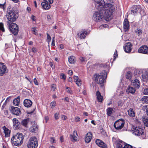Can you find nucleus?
<instances>
[{"label": "nucleus", "instance_id": "obj_5", "mask_svg": "<svg viewBox=\"0 0 148 148\" xmlns=\"http://www.w3.org/2000/svg\"><path fill=\"white\" fill-rule=\"evenodd\" d=\"M7 24L10 32L14 35H17L19 31L18 26L15 23L9 21L7 22Z\"/></svg>", "mask_w": 148, "mask_h": 148}, {"label": "nucleus", "instance_id": "obj_30", "mask_svg": "<svg viewBox=\"0 0 148 148\" xmlns=\"http://www.w3.org/2000/svg\"><path fill=\"white\" fill-rule=\"evenodd\" d=\"M76 135H77V132L76 131H75L73 132V134L72 135H71V138L72 140H73L74 141H76L77 140V137Z\"/></svg>", "mask_w": 148, "mask_h": 148}, {"label": "nucleus", "instance_id": "obj_31", "mask_svg": "<svg viewBox=\"0 0 148 148\" xmlns=\"http://www.w3.org/2000/svg\"><path fill=\"white\" fill-rule=\"evenodd\" d=\"M128 114L130 116L133 117L135 116V113L133 110L132 109L130 108L128 110Z\"/></svg>", "mask_w": 148, "mask_h": 148}, {"label": "nucleus", "instance_id": "obj_42", "mask_svg": "<svg viewBox=\"0 0 148 148\" xmlns=\"http://www.w3.org/2000/svg\"><path fill=\"white\" fill-rule=\"evenodd\" d=\"M59 114L58 113H56L54 114V117L56 120H57L59 119Z\"/></svg>", "mask_w": 148, "mask_h": 148}, {"label": "nucleus", "instance_id": "obj_51", "mask_svg": "<svg viewBox=\"0 0 148 148\" xmlns=\"http://www.w3.org/2000/svg\"><path fill=\"white\" fill-rule=\"evenodd\" d=\"M66 89H67V92L69 93L72 94V91L71 90L70 88L69 87H67Z\"/></svg>", "mask_w": 148, "mask_h": 148}, {"label": "nucleus", "instance_id": "obj_62", "mask_svg": "<svg viewBox=\"0 0 148 148\" xmlns=\"http://www.w3.org/2000/svg\"><path fill=\"white\" fill-rule=\"evenodd\" d=\"M45 121H46V122H47L49 120V117L47 116H45Z\"/></svg>", "mask_w": 148, "mask_h": 148}, {"label": "nucleus", "instance_id": "obj_16", "mask_svg": "<svg viewBox=\"0 0 148 148\" xmlns=\"http://www.w3.org/2000/svg\"><path fill=\"white\" fill-rule=\"evenodd\" d=\"M132 45L131 42H128L127 43L124 47V49L125 51L126 52L129 53L132 50Z\"/></svg>", "mask_w": 148, "mask_h": 148}, {"label": "nucleus", "instance_id": "obj_1", "mask_svg": "<svg viewBox=\"0 0 148 148\" xmlns=\"http://www.w3.org/2000/svg\"><path fill=\"white\" fill-rule=\"evenodd\" d=\"M106 9H102L96 11L93 15L92 18L96 22L101 21L103 18L108 21L112 18V15L115 10V8L112 4H106Z\"/></svg>", "mask_w": 148, "mask_h": 148}, {"label": "nucleus", "instance_id": "obj_7", "mask_svg": "<svg viewBox=\"0 0 148 148\" xmlns=\"http://www.w3.org/2000/svg\"><path fill=\"white\" fill-rule=\"evenodd\" d=\"M28 148H36L38 146V142L37 138L35 137H31L27 144Z\"/></svg>", "mask_w": 148, "mask_h": 148}, {"label": "nucleus", "instance_id": "obj_28", "mask_svg": "<svg viewBox=\"0 0 148 148\" xmlns=\"http://www.w3.org/2000/svg\"><path fill=\"white\" fill-rule=\"evenodd\" d=\"M73 78L77 86H79L81 85V80L79 78L78 76H75Z\"/></svg>", "mask_w": 148, "mask_h": 148}, {"label": "nucleus", "instance_id": "obj_43", "mask_svg": "<svg viewBox=\"0 0 148 148\" xmlns=\"http://www.w3.org/2000/svg\"><path fill=\"white\" fill-rule=\"evenodd\" d=\"M44 1L50 4L53 2V0H44Z\"/></svg>", "mask_w": 148, "mask_h": 148}, {"label": "nucleus", "instance_id": "obj_59", "mask_svg": "<svg viewBox=\"0 0 148 148\" xmlns=\"http://www.w3.org/2000/svg\"><path fill=\"white\" fill-rule=\"evenodd\" d=\"M61 118L63 120H65L67 119V117L66 116L64 115H62Z\"/></svg>", "mask_w": 148, "mask_h": 148}, {"label": "nucleus", "instance_id": "obj_55", "mask_svg": "<svg viewBox=\"0 0 148 148\" xmlns=\"http://www.w3.org/2000/svg\"><path fill=\"white\" fill-rule=\"evenodd\" d=\"M34 82L36 85H38V82L37 79L36 78H34Z\"/></svg>", "mask_w": 148, "mask_h": 148}, {"label": "nucleus", "instance_id": "obj_12", "mask_svg": "<svg viewBox=\"0 0 148 148\" xmlns=\"http://www.w3.org/2000/svg\"><path fill=\"white\" fill-rule=\"evenodd\" d=\"M87 31L86 30L82 29L81 30L79 33L77 34V35L81 39H84L87 34Z\"/></svg>", "mask_w": 148, "mask_h": 148}, {"label": "nucleus", "instance_id": "obj_29", "mask_svg": "<svg viewBox=\"0 0 148 148\" xmlns=\"http://www.w3.org/2000/svg\"><path fill=\"white\" fill-rule=\"evenodd\" d=\"M20 97L18 96L17 98L14 99L13 101V104L16 106H18L20 103Z\"/></svg>", "mask_w": 148, "mask_h": 148}, {"label": "nucleus", "instance_id": "obj_33", "mask_svg": "<svg viewBox=\"0 0 148 148\" xmlns=\"http://www.w3.org/2000/svg\"><path fill=\"white\" fill-rule=\"evenodd\" d=\"M75 57L74 56H70L69 58V63L71 64L74 63L75 62V60L74 59Z\"/></svg>", "mask_w": 148, "mask_h": 148}, {"label": "nucleus", "instance_id": "obj_3", "mask_svg": "<svg viewBox=\"0 0 148 148\" xmlns=\"http://www.w3.org/2000/svg\"><path fill=\"white\" fill-rule=\"evenodd\" d=\"M18 16V11L12 9L11 10H9V11H8L7 17L8 20L10 22H12L16 21Z\"/></svg>", "mask_w": 148, "mask_h": 148}, {"label": "nucleus", "instance_id": "obj_40", "mask_svg": "<svg viewBox=\"0 0 148 148\" xmlns=\"http://www.w3.org/2000/svg\"><path fill=\"white\" fill-rule=\"evenodd\" d=\"M116 148H123V145L120 143H118L116 145Z\"/></svg>", "mask_w": 148, "mask_h": 148}, {"label": "nucleus", "instance_id": "obj_11", "mask_svg": "<svg viewBox=\"0 0 148 148\" xmlns=\"http://www.w3.org/2000/svg\"><path fill=\"white\" fill-rule=\"evenodd\" d=\"M140 6L139 5H135L132 6L131 9V14L135 15L138 12H139L141 11Z\"/></svg>", "mask_w": 148, "mask_h": 148}, {"label": "nucleus", "instance_id": "obj_35", "mask_svg": "<svg viewBox=\"0 0 148 148\" xmlns=\"http://www.w3.org/2000/svg\"><path fill=\"white\" fill-rule=\"evenodd\" d=\"M132 73L130 71H128L126 75V77L127 79H131L132 77Z\"/></svg>", "mask_w": 148, "mask_h": 148}, {"label": "nucleus", "instance_id": "obj_45", "mask_svg": "<svg viewBox=\"0 0 148 148\" xmlns=\"http://www.w3.org/2000/svg\"><path fill=\"white\" fill-rule=\"evenodd\" d=\"M61 78L63 79L64 80L66 79V76L64 73H61L60 75Z\"/></svg>", "mask_w": 148, "mask_h": 148}, {"label": "nucleus", "instance_id": "obj_24", "mask_svg": "<svg viewBox=\"0 0 148 148\" xmlns=\"http://www.w3.org/2000/svg\"><path fill=\"white\" fill-rule=\"evenodd\" d=\"M142 77L143 81L144 82H147L148 81V72L145 71L142 75Z\"/></svg>", "mask_w": 148, "mask_h": 148}, {"label": "nucleus", "instance_id": "obj_57", "mask_svg": "<svg viewBox=\"0 0 148 148\" xmlns=\"http://www.w3.org/2000/svg\"><path fill=\"white\" fill-rule=\"evenodd\" d=\"M32 31L34 32V34L35 35H37V32H36V29L35 28L33 27L32 28Z\"/></svg>", "mask_w": 148, "mask_h": 148}, {"label": "nucleus", "instance_id": "obj_17", "mask_svg": "<svg viewBox=\"0 0 148 148\" xmlns=\"http://www.w3.org/2000/svg\"><path fill=\"white\" fill-rule=\"evenodd\" d=\"M13 126L15 129L17 130L20 128V125L21 123L18 121V120L16 118H14L12 119Z\"/></svg>", "mask_w": 148, "mask_h": 148}, {"label": "nucleus", "instance_id": "obj_54", "mask_svg": "<svg viewBox=\"0 0 148 148\" xmlns=\"http://www.w3.org/2000/svg\"><path fill=\"white\" fill-rule=\"evenodd\" d=\"M5 3L3 4H0V8H1L3 9L4 10L5 8L4 7Z\"/></svg>", "mask_w": 148, "mask_h": 148}, {"label": "nucleus", "instance_id": "obj_8", "mask_svg": "<svg viewBox=\"0 0 148 148\" xmlns=\"http://www.w3.org/2000/svg\"><path fill=\"white\" fill-rule=\"evenodd\" d=\"M95 3L96 5L97 6L98 10L101 9H106L107 7H105V5L106 4H112L110 3H105L104 0H94Z\"/></svg>", "mask_w": 148, "mask_h": 148}, {"label": "nucleus", "instance_id": "obj_25", "mask_svg": "<svg viewBox=\"0 0 148 148\" xmlns=\"http://www.w3.org/2000/svg\"><path fill=\"white\" fill-rule=\"evenodd\" d=\"M133 85L136 88H138L140 87V84L139 80L137 79H134L132 82Z\"/></svg>", "mask_w": 148, "mask_h": 148}, {"label": "nucleus", "instance_id": "obj_6", "mask_svg": "<svg viewBox=\"0 0 148 148\" xmlns=\"http://www.w3.org/2000/svg\"><path fill=\"white\" fill-rule=\"evenodd\" d=\"M133 134L136 136H141L142 139H144L145 136L144 130L143 127H135L133 130Z\"/></svg>", "mask_w": 148, "mask_h": 148}, {"label": "nucleus", "instance_id": "obj_21", "mask_svg": "<svg viewBox=\"0 0 148 148\" xmlns=\"http://www.w3.org/2000/svg\"><path fill=\"white\" fill-rule=\"evenodd\" d=\"M92 138V134L90 132L88 133L86 135L85 140L86 143H88L91 141Z\"/></svg>", "mask_w": 148, "mask_h": 148}, {"label": "nucleus", "instance_id": "obj_47", "mask_svg": "<svg viewBox=\"0 0 148 148\" xmlns=\"http://www.w3.org/2000/svg\"><path fill=\"white\" fill-rule=\"evenodd\" d=\"M117 56H118V54L117 53V51L116 50L115 51V52H114V58L113 59V60H115V59L116 58H117Z\"/></svg>", "mask_w": 148, "mask_h": 148}, {"label": "nucleus", "instance_id": "obj_61", "mask_svg": "<svg viewBox=\"0 0 148 148\" xmlns=\"http://www.w3.org/2000/svg\"><path fill=\"white\" fill-rule=\"evenodd\" d=\"M96 95L97 97H99V96H101V93L99 91H97L96 92Z\"/></svg>", "mask_w": 148, "mask_h": 148}, {"label": "nucleus", "instance_id": "obj_52", "mask_svg": "<svg viewBox=\"0 0 148 148\" xmlns=\"http://www.w3.org/2000/svg\"><path fill=\"white\" fill-rule=\"evenodd\" d=\"M32 51L33 52L35 53L37 52V50L36 48L33 47L32 49Z\"/></svg>", "mask_w": 148, "mask_h": 148}, {"label": "nucleus", "instance_id": "obj_32", "mask_svg": "<svg viewBox=\"0 0 148 148\" xmlns=\"http://www.w3.org/2000/svg\"><path fill=\"white\" fill-rule=\"evenodd\" d=\"M113 109L111 108H108L106 110L107 114L108 116H110L112 114Z\"/></svg>", "mask_w": 148, "mask_h": 148}, {"label": "nucleus", "instance_id": "obj_53", "mask_svg": "<svg viewBox=\"0 0 148 148\" xmlns=\"http://www.w3.org/2000/svg\"><path fill=\"white\" fill-rule=\"evenodd\" d=\"M53 63L50 62L49 63V64L50 66L52 67V68L53 69L55 68V66L54 65Z\"/></svg>", "mask_w": 148, "mask_h": 148}, {"label": "nucleus", "instance_id": "obj_60", "mask_svg": "<svg viewBox=\"0 0 148 148\" xmlns=\"http://www.w3.org/2000/svg\"><path fill=\"white\" fill-rule=\"evenodd\" d=\"M50 141L52 143H55V139L53 137L51 138Z\"/></svg>", "mask_w": 148, "mask_h": 148}, {"label": "nucleus", "instance_id": "obj_49", "mask_svg": "<svg viewBox=\"0 0 148 148\" xmlns=\"http://www.w3.org/2000/svg\"><path fill=\"white\" fill-rule=\"evenodd\" d=\"M47 38L48 42H50L51 40V37L49 35L48 33L47 34Z\"/></svg>", "mask_w": 148, "mask_h": 148}, {"label": "nucleus", "instance_id": "obj_64", "mask_svg": "<svg viewBox=\"0 0 148 148\" xmlns=\"http://www.w3.org/2000/svg\"><path fill=\"white\" fill-rule=\"evenodd\" d=\"M80 60L82 62H84V58L83 57H81L80 58Z\"/></svg>", "mask_w": 148, "mask_h": 148}, {"label": "nucleus", "instance_id": "obj_48", "mask_svg": "<svg viewBox=\"0 0 148 148\" xmlns=\"http://www.w3.org/2000/svg\"><path fill=\"white\" fill-rule=\"evenodd\" d=\"M143 93L145 95H148V88H145L143 91Z\"/></svg>", "mask_w": 148, "mask_h": 148}, {"label": "nucleus", "instance_id": "obj_18", "mask_svg": "<svg viewBox=\"0 0 148 148\" xmlns=\"http://www.w3.org/2000/svg\"><path fill=\"white\" fill-rule=\"evenodd\" d=\"M96 144L102 148H106L107 145L103 141L98 139H97L95 141Z\"/></svg>", "mask_w": 148, "mask_h": 148}, {"label": "nucleus", "instance_id": "obj_27", "mask_svg": "<svg viewBox=\"0 0 148 148\" xmlns=\"http://www.w3.org/2000/svg\"><path fill=\"white\" fill-rule=\"evenodd\" d=\"M38 128L36 125V124L35 123L30 127L29 130L31 132L33 133H35L37 130Z\"/></svg>", "mask_w": 148, "mask_h": 148}, {"label": "nucleus", "instance_id": "obj_44", "mask_svg": "<svg viewBox=\"0 0 148 148\" xmlns=\"http://www.w3.org/2000/svg\"><path fill=\"white\" fill-rule=\"evenodd\" d=\"M123 148H133V147L131 145L128 144H126L124 146Z\"/></svg>", "mask_w": 148, "mask_h": 148}, {"label": "nucleus", "instance_id": "obj_39", "mask_svg": "<svg viewBox=\"0 0 148 148\" xmlns=\"http://www.w3.org/2000/svg\"><path fill=\"white\" fill-rule=\"evenodd\" d=\"M51 90L54 91L56 89V85L55 84H53L51 85Z\"/></svg>", "mask_w": 148, "mask_h": 148}, {"label": "nucleus", "instance_id": "obj_46", "mask_svg": "<svg viewBox=\"0 0 148 148\" xmlns=\"http://www.w3.org/2000/svg\"><path fill=\"white\" fill-rule=\"evenodd\" d=\"M51 108H53L56 106V102L55 101H52L51 103Z\"/></svg>", "mask_w": 148, "mask_h": 148}, {"label": "nucleus", "instance_id": "obj_15", "mask_svg": "<svg viewBox=\"0 0 148 148\" xmlns=\"http://www.w3.org/2000/svg\"><path fill=\"white\" fill-rule=\"evenodd\" d=\"M123 27L124 30L127 32L130 28L129 22L127 18H125L123 23Z\"/></svg>", "mask_w": 148, "mask_h": 148}, {"label": "nucleus", "instance_id": "obj_4", "mask_svg": "<svg viewBox=\"0 0 148 148\" xmlns=\"http://www.w3.org/2000/svg\"><path fill=\"white\" fill-rule=\"evenodd\" d=\"M101 75L96 74L94 76L95 81L98 84H102L104 82V77L106 78L107 77V73L106 71H103Z\"/></svg>", "mask_w": 148, "mask_h": 148}, {"label": "nucleus", "instance_id": "obj_23", "mask_svg": "<svg viewBox=\"0 0 148 148\" xmlns=\"http://www.w3.org/2000/svg\"><path fill=\"white\" fill-rule=\"evenodd\" d=\"M3 129L4 130V133L5 134V137L9 136L10 133V130L7 128L5 126L3 127Z\"/></svg>", "mask_w": 148, "mask_h": 148}, {"label": "nucleus", "instance_id": "obj_41", "mask_svg": "<svg viewBox=\"0 0 148 148\" xmlns=\"http://www.w3.org/2000/svg\"><path fill=\"white\" fill-rule=\"evenodd\" d=\"M97 100L99 102H102L103 100V97L101 95L99 96V97H97Z\"/></svg>", "mask_w": 148, "mask_h": 148}, {"label": "nucleus", "instance_id": "obj_2", "mask_svg": "<svg viewBox=\"0 0 148 148\" xmlns=\"http://www.w3.org/2000/svg\"><path fill=\"white\" fill-rule=\"evenodd\" d=\"M24 138V136L22 134L17 133L11 138V142L13 145L19 146L23 143Z\"/></svg>", "mask_w": 148, "mask_h": 148}, {"label": "nucleus", "instance_id": "obj_36", "mask_svg": "<svg viewBox=\"0 0 148 148\" xmlns=\"http://www.w3.org/2000/svg\"><path fill=\"white\" fill-rule=\"evenodd\" d=\"M143 120L145 126L148 127V117L143 118Z\"/></svg>", "mask_w": 148, "mask_h": 148}, {"label": "nucleus", "instance_id": "obj_37", "mask_svg": "<svg viewBox=\"0 0 148 148\" xmlns=\"http://www.w3.org/2000/svg\"><path fill=\"white\" fill-rule=\"evenodd\" d=\"M142 101L146 103H148V96H144L142 98Z\"/></svg>", "mask_w": 148, "mask_h": 148}, {"label": "nucleus", "instance_id": "obj_56", "mask_svg": "<svg viewBox=\"0 0 148 148\" xmlns=\"http://www.w3.org/2000/svg\"><path fill=\"white\" fill-rule=\"evenodd\" d=\"M145 108L146 109V113L147 115H148V105L145 106Z\"/></svg>", "mask_w": 148, "mask_h": 148}, {"label": "nucleus", "instance_id": "obj_38", "mask_svg": "<svg viewBox=\"0 0 148 148\" xmlns=\"http://www.w3.org/2000/svg\"><path fill=\"white\" fill-rule=\"evenodd\" d=\"M0 30H1L2 32H5V29L3 27V23H0Z\"/></svg>", "mask_w": 148, "mask_h": 148}, {"label": "nucleus", "instance_id": "obj_26", "mask_svg": "<svg viewBox=\"0 0 148 148\" xmlns=\"http://www.w3.org/2000/svg\"><path fill=\"white\" fill-rule=\"evenodd\" d=\"M136 91L135 88L129 86L127 88L126 92L128 93L134 94Z\"/></svg>", "mask_w": 148, "mask_h": 148}, {"label": "nucleus", "instance_id": "obj_63", "mask_svg": "<svg viewBox=\"0 0 148 148\" xmlns=\"http://www.w3.org/2000/svg\"><path fill=\"white\" fill-rule=\"evenodd\" d=\"M60 140L61 142L64 141V138L63 136H62L60 137Z\"/></svg>", "mask_w": 148, "mask_h": 148}, {"label": "nucleus", "instance_id": "obj_34", "mask_svg": "<svg viewBox=\"0 0 148 148\" xmlns=\"http://www.w3.org/2000/svg\"><path fill=\"white\" fill-rule=\"evenodd\" d=\"M135 32L136 34L138 36H140L141 35L142 33V30L140 29L137 28L135 30Z\"/></svg>", "mask_w": 148, "mask_h": 148}, {"label": "nucleus", "instance_id": "obj_13", "mask_svg": "<svg viewBox=\"0 0 148 148\" xmlns=\"http://www.w3.org/2000/svg\"><path fill=\"white\" fill-rule=\"evenodd\" d=\"M138 52L140 53L147 54L148 53V47L145 45L142 46L138 49Z\"/></svg>", "mask_w": 148, "mask_h": 148}, {"label": "nucleus", "instance_id": "obj_14", "mask_svg": "<svg viewBox=\"0 0 148 148\" xmlns=\"http://www.w3.org/2000/svg\"><path fill=\"white\" fill-rule=\"evenodd\" d=\"M12 113L16 115H19L21 114V112L20 109L17 107H11Z\"/></svg>", "mask_w": 148, "mask_h": 148}, {"label": "nucleus", "instance_id": "obj_19", "mask_svg": "<svg viewBox=\"0 0 148 148\" xmlns=\"http://www.w3.org/2000/svg\"><path fill=\"white\" fill-rule=\"evenodd\" d=\"M32 104V102L29 99H25L23 101V104L24 106L27 108L31 107Z\"/></svg>", "mask_w": 148, "mask_h": 148}, {"label": "nucleus", "instance_id": "obj_20", "mask_svg": "<svg viewBox=\"0 0 148 148\" xmlns=\"http://www.w3.org/2000/svg\"><path fill=\"white\" fill-rule=\"evenodd\" d=\"M29 122V119L27 118L23 120L21 123V124L24 127L28 128L29 127L28 124Z\"/></svg>", "mask_w": 148, "mask_h": 148}, {"label": "nucleus", "instance_id": "obj_58", "mask_svg": "<svg viewBox=\"0 0 148 148\" xmlns=\"http://www.w3.org/2000/svg\"><path fill=\"white\" fill-rule=\"evenodd\" d=\"M75 121L78 122L80 121V118L78 116H76L75 117Z\"/></svg>", "mask_w": 148, "mask_h": 148}, {"label": "nucleus", "instance_id": "obj_10", "mask_svg": "<svg viewBox=\"0 0 148 148\" xmlns=\"http://www.w3.org/2000/svg\"><path fill=\"white\" fill-rule=\"evenodd\" d=\"M7 68L4 63L0 62V76H3L6 73H7Z\"/></svg>", "mask_w": 148, "mask_h": 148}, {"label": "nucleus", "instance_id": "obj_9", "mask_svg": "<svg viewBox=\"0 0 148 148\" xmlns=\"http://www.w3.org/2000/svg\"><path fill=\"white\" fill-rule=\"evenodd\" d=\"M124 124V120L123 119H120L115 122L114 126L116 129L119 130L121 129L123 127Z\"/></svg>", "mask_w": 148, "mask_h": 148}, {"label": "nucleus", "instance_id": "obj_50", "mask_svg": "<svg viewBox=\"0 0 148 148\" xmlns=\"http://www.w3.org/2000/svg\"><path fill=\"white\" fill-rule=\"evenodd\" d=\"M118 106H119L121 107L123 105V102L121 101H119L118 102Z\"/></svg>", "mask_w": 148, "mask_h": 148}, {"label": "nucleus", "instance_id": "obj_22", "mask_svg": "<svg viewBox=\"0 0 148 148\" xmlns=\"http://www.w3.org/2000/svg\"><path fill=\"white\" fill-rule=\"evenodd\" d=\"M41 5L43 8L45 10H48L51 7L50 5L46 2L44 1L41 3Z\"/></svg>", "mask_w": 148, "mask_h": 148}]
</instances>
